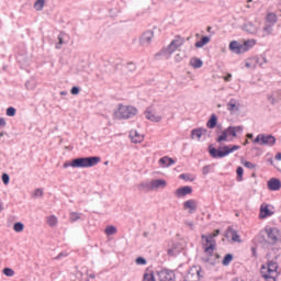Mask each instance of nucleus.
<instances>
[{"mask_svg": "<svg viewBox=\"0 0 281 281\" xmlns=\"http://www.w3.org/2000/svg\"><path fill=\"white\" fill-rule=\"evenodd\" d=\"M167 182L164 179H156L150 181L151 191L166 188Z\"/></svg>", "mask_w": 281, "mask_h": 281, "instance_id": "nucleus-18", "label": "nucleus"}, {"mask_svg": "<svg viewBox=\"0 0 281 281\" xmlns=\"http://www.w3.org/2000/svg\"><path fill=\"white\" fill-rule=\"evenodd\" d=\"M130 139L133 144H142L144 142V135L139 134L136 130L130 132Z\"/></svg>", "mask_w": 281, "mask_h": 281, "instance_id": "nucleus-17", "label": "nucleus"}, {"mask_svg": "<svg viewBox=\"0 0 281 281\" xmlns=\"http://www.w3.org/2000/svg\"><path fill=\"white\" fill-rule=\"evenodd\" d=\"M256 45V40H247L241 44V49L245 53L249 52V49H252V47Z\"/></svg>", "mask_w": 281, "mask_h": 281, "instance_id": "nucleus-25", "label": "nucleus"}, {"mask_svg": "<svg viewBox=\"0 0 281 281\" xmlns=\"http://www.w3.org/2000/svg\"><path fill=\"white\" fill-rule=\"evenodd\" d=\"M138 190H146L147 192L153 191V187L150 186V182H142L138 186Z\"/></svg>", "mask_w": 281, "mask_h": 281, "instance_id": "nucleus-39", "label": "nucleus"}, {"mask_svg": "<svg viewBox=\"0 0 281 281\" xmlns=\"http://www.w3.org/2000/svg\"><path fill=\"white\" fill-rule=\"evenodd\" d=\"M186 43V38H183L181 35H176L175 38L170 42V44L167 47H162L157 54V56H166L167 58H170L179 47H181Z\"/></svg>", "mask_w": 281, "mask_h": 281, "instance_id": "nucleus-3", "label": "nucleus"}, {"mask_svg": "<svg viewBox=\"0 0 281 281\" xmlns=\"http://www.w3.org/2000/svg\"><path fill=\"white\" fill-rule=\"evenodd\" d=\"M227 111H239L238 106H236V99H231L227 103Z\"/></svg>", "mask_w": 281, "mask_h": 281, "instance_id": "nucleus-36", "label": "nucleus"}, {"mask_svg": "<svg viewBox=\"0 0 281 281\" xmlns=\"http://www.w3.org/2000/svg\"><path fill=\"white\" fill-rule=\"evenodd\" d=\"M274 159L277 161H281V153H278L276 156H274Z\"/></svg>", "mask_w": 281, "mask_h": 281, "instance_id": "nucleus-63", "label": "nucleus"}, {"mask_svg": "<svg viewBox=\"0 0 281 281\" xmlns=\"http://www.w3.org/2000/svg\"><path fill=\"white\" fill-rule=\"evenodd\" d=\"M203 246H204L205 254H207V256L212 258V256H214V249H216V243H212Z\"/></svg>", "mask_w": 281, "mask_h": 281, "instance_id": "nucleus-30", "label": "nucleus"}, {"mask_svg": "<svg viewBox=\"0 0 281 281\" xmlns=\"http://www.w3.org/2000/svg\"><path fill=\"white\" fill-rule=\"evenodd\" d=\"M201 267L193 266L188 270L187 276L184 277L186 281H200L201 278H203V274H201Z\"/></svg>", "mask_w": 281, "mask_h": 281, "instance_id": "nucleus-8", "label": "nucleus"}, {"mask_svg": "<svg viewBox=\"0 0 281 281\" xmlns=\"http://www.w3.org/2000/svg\"><path fill=\"white\" fill-rule=\"evenodd\" d=\"M234 260V255L226 254L222 260L223 267H229L232 265V261Z\"/></svg>", "mask_w": 281, "mask_h": 281, "instance_id": "nucleus-34", "label": "nucleus"}, {"mask_svg": "<svg viewBox=\"0 0 281 281\" xmlns=\"http://www.w3.org/2000/svg\"><path fill=\"white\" fill-rule=\"evenodd\" d=\"M7 115L8 117H14V115H16V109L14 106H9L7 109Z\"/></svg>", "mask_w": 281, "mask_h": 281, "instance_id": "nucleus-43", "label": "nucleus"}, {"mask_svg": "<svg viewBox=\"0 0 281 281\" xmlns=\"http://www.w3.org/2000/svg\"><path fill=\"white\" fill-rule=\"evenodd\" d=\"M243 131H245V127H243V125H229L226 128V132L228 133V137H238V133L243 134Z\"/></svg>", "mask_w": 281, "mask_h": 281, "instance_id": "nucleus-12", "label": "nucleus"}, {"mask_svg": "<svg viewBox=\"0 0 281 281\" xmlns=\"http://www.w3.org/2000/svg\"><path fill=\"white\" fill-rule=\"evenodd\" d=\"M281 189V181L278 178H271L268 181V190L271 192H278Z\"/></svg>", "mask_w": 281, "mask_h": 281, "instance_id": "nucleus-14", "label": "nucleus"}, {"mask_svg": "<svg viewBox=\"0 0 281 281\" xmlns=\"http://www.w3.org/2000/svg\"><path fill=\"white\" fill-rule=\"evenodd\" d=\"M137 115V108L133 105H119V119L131 120Z\"/></svg>", "mask_w": 281, "mask_h": 281, "instance_id": "nucleus-5", "label": "nucleus"}, {"mask_svg": "<svg viewBox=\"0 0 281 281\" xmlns=\"http://www.w3.org/2000/svg\"><path fill=\"white\" fill-rule=\"evenodd\" d=\"M76 221H80V213H70V223H76Z\"/></svg>", "mask_w": 281, "mask_h": 281, "instance_id": "nucleus-45", "label": "nucleus"}, {"mask_svg": "<svg viewBox=\"0 0 281 281\" xmlns=\"http://www.w3.org/2000/svg\"><path fill=\"white\" fill-rule=\"evenodd\" d=\"M183 250V246L180 243L172 244L171 248L167 250L168 256H179Z\"/></svg>", "mask_w": 281, "mask_h": 281, "instance_id": "nucleus-16", "label": "nucleus"}, {"mask_svg": "<svg viewBox=\"0 0 281 281\" xmlns=\"http://www.w3.org/2000/svg\"><path fill=\"white\" fill-rule=\"evenodd\" d=\"M127 69L130 71H135V69H137V66H135L134 63H127Z\"/></svg>", "mask_w": 281, "mask_h": 281, "instance_id": "nucleus-56", "label": "nucleus"}, {"mask_svg": "<svg viewBox=\"0 0 281 281\" xmlns=\"http://www.w3.org/2000/svg\"><path fill=\"white\" fill-rule=\"evenodd\" d=\"M241 30L246 32V34H257L258 27L255 26L254 23L247 22L241 26Z\"/></svg>", "mask_w": 281, "mask_h": 281, "instance_id": "nucleus-20", "label": "nucleus"}, {"mask_svg": "<svg viewBox=\"0 0 281 281\" xmlns=\"http://www.w3.org/2000/svg\"><path fill=\"white\" fill-rule=\"evenodd\" d=\"M143 281H157L155 279V272L147 268L143 274Z\"/></svg>", "mask_w": 281, "mask_h": 281, "instance_id": "nucleus-28", "label": "nucleus"}, {"mask_svg": "<svg viewBox=\"0 0 281 281\" xmlns=\"http://www.w3.org/2000/svg\"><path fill=\"white\" fill-rule=\"evenodd\" d=\"M179 179H183V181H194L193 179H190V173H181Z\"/></svg>", "mask_w": 281, "mask_h": 281, "instance_id": "nucleus-53", "label": "nucleus"}, {"mask_svg": "<svg viewBox=\"0 0 281 281\" xmlns=\"http://www.w3.org/2000/svg\"><path fill=\"white\" fill-rule=\"evenodd\" d=\"M265 231L260 232L257 236H256V240L257 243H259V245H262V247H269V241L267 239V237L265 236Z\"/></svg>", "mask_w": 281, "mask_h": 281, "instance_id": "nucleus-24", "label": "nucleus"}, {"mask_svg": "<svg viewBox=\"0 0 281 281\" xmlns=\"http://www.w3.org/2000/svg\"><path fill=\"white\" fill-rule=\"evenodd\" d=\"M13 229H14V232H16L19 234V233L23 232V229H25V225L21 222H15L13 224Z\"/></svg>", "mask_w": 281, "mask_h": 281, "instance_id": "nucleus-38", "label": "nucleus"}, {"mask_svg": "<svg viewBox=\"0 0 281 281\" xmlns=\"http://www.w3.org/2000/svg\"><path fill=\"white\" fill-rule=\"evenodd\" d=\"M87 276H88V278H91V280H95V273H90L89 274V272H87Z\"/></svg>", "mask_w": 281, "mask_h": 281, "instance_id": "nucleus-64", "label": "nucleus"}, {"mask_svg": "<svg viewBox=\"0 0 281 281\" xmlns=\"http://www.w3.org/2000/svg\"><path fill=\"white\" fill-rule=\"evenodd\" d=\"M44 192L43 189H35L33 192V198L38 199L40 196H43Z\"/></svg>", "mask_w": 281, "mask_h": 281, "instance_id": "nucleus-48", "label": "nucleus"}, {"mask_svg": "<svg viewBox=\"0 0 281 281\" xmlns=\"http://www.w3.org/2000/svg\"><path fill=\"white\" fill-rule=\"evenodd\" d=\"M184 210H190V214L196 212V200H188L183 203Z\"/></svg>", "mask_w": 281, "mask_h": 281, "instance_id": "nucleus-23", "label": "nucleus"}, {"mask_svg": "<svg viewBox=\"0 0 281 281\" xmlns=\"http://www.w3.org/2000/svg\"><path fill=\"white\" fill-rule=\"evenodd\" d=\"M217 124H218V116H216V114H212L209 121L206 122L207 128H216Z\"/></svg>", "mask_w": 281, "mask_h": 281, "instance_id": "nucleus-26", "label": "nucleus"}, {"mask_svg": "<svg viewBox=\"0 0 281 281\" xmlns=\"http://www.w3.org/2000/svg\"><path fill=\"white\" fill-rule=\"evenodd\" d=\"M258 65L262 67V65H267V56L260 55V57L257 58Z\"/></svg>", "mask_w": 281, "mask_h": 281, "instance_id": "nucleus-47", "label": "nucleus"}, {"mask_svg": "<svg viewBox=\"0 0 281 281\" xmlns=\"http://www.w3.org/2000/svg\"><path fill=\"white\" fill-rule=\"evenodd\" d=\"M235 150H240V145H224L218 148L213 145L209 146V155L213 159H223L224 157L232 155V153H235Z\"/></svg>", "mask_w": 281, "mask_h": 281, "instance_id": "nucleus-2", "label": "nucleus"}, {"mask_svg": "<svg viewBox=\"0 0 281 281\" xmlns=\"http://www.w3.org/2000/svg\"><path fill=\"white\" fill-rule=\"evenodd\" d=\"M276 136L271 134H259L252 140V144H259L260 146H276Z\"/></svg>", "mask_w": 281, "mask_h": 281, "instance_id": "nucleus-6", "label": "nucleus"}, {"mask_svg": "<svg viewBox=\"0 0 281 281\" xmlns=\"http://www.w3.org/2000/svg\"><path fill=\"white\" fill-rule=\"evenodd\" d=\"M159 164L165 168H170V166H173V164H177V161L171 157L164 156L159 159Z\"/></svg>", "mask_w": 281, "mask_h": 281, "instance_id": "nucleus-22", "label": "nucleus"}, {"mask_svg": "<svg viewBox=\"0 0 281 281\" xmlns=\"http://www.w3.org/2000/svg\"><path fill=\"white\" fill-rule=\"evenodd\" d=\"M135 262L136 265H140V266L147 265L146 258L144 257H137Z\"/></svg>", "mask_w": 281, "mask_h": 281, "instance_id": "nucleus-49", "label": "nucleus"}, {"mask_svg": "<svg viewBox=\"0 0 281 281\" xmlns=\"http://www.w3.org/2000/svg\"><path fill=\"white\" fill-rule=\"evenodd\" d=\"M210 41H211L210 36L207 35L202 36L200 41L195 42L194 47H196V49H201V47H205V45H207Z\"/></svg>", "mask_w": 281, "mask_h": 281, "instance_id": "nucleus-27", "label": "nucleus"}, {"mask_svg": "<svg viewBox=\"0 0 281 281\" xmlns=\"http://www.w3.org/2000/svg\"><path fill=\"white\" fill-rule=\"evenodd\" d=\"M175 194L178 199H182V196H188V194H192V187H180L179 189L176 190Z\"/></svg>", "mask_w": 281, "mask_h": 281, "instance_id": "nucleus-13", "label": "nucleus"}, {"mask_svg": "<svg viewBox=\"0 0 281 281\" xmlns=\"http://www.w3.org/2000/svg\"><path fill=\"white\" fill-rule=\"evenodd\" d=\"M224 80L225 82H232V74H227L225 77H224Z\"/></svg>", "mask_w": 281, "mask_h": 281, "instance_id": "nucleus-58", "label": "nucleus"}, {"mask_svg": "<svg viewBox=\"0 0 281 281\" xmlns=\"http://www.w3.org/2000/svg\"><path fill=\"white\" fill-rule=\"evenodd\" d=\"M155 36V32L148 30V31H145L140 37H139V44L143 46V47H148V45L150 43H153V38Z\"/></svg>", "mask_w": 281, "mask_h": 281, "instance_id": "nucleus-9", "label": "nucleus"}, {"mask_svg": "<svg viewBox=\"0 0 281 281\" xmlns=\"http://www.w3.org/2000/svg\"><path fill=\"white\" fill-rule=\"evenodd\" d=\"M102 161L100 156H89V157H78L74 158L71 161H66L63 165V168H93Z\"/></svg>", "mask_w": 281, "mask_h": 281, "instance_id": "nucleus-1", "label": "nucleus"}, {"mask_svg": "<svg viewBox=\"0 0 281 281\" xmlns=\"http://www.w3.org/2000/svg\"><path fill=\"white\" fill-rule=\"evenodd\" d=\"M65 256H67V254L60 252V254L55 258V260H60V258H63V257H65Z\"/></svg>", "mask_w": 281, "mask_h": 281, "instance_id": "nucleus-61", "label": "nucleus"}, {"mask_svg": "<svg viewBox=\"0 0 281 281\" xmlns=\"http://www.w3.org/2000/svg\"><path fill=\"white\" fill-rule=\"evenodd\" d=\"M221 234V229H215L212 234L201 235L202 240H204L203 245H212V243H216L214 238H216Z\"/></svg>", "mask_w": 281, "mask_h": 281, "instance_id": "nucleus-11", "label": "nucleus"}, {"mask_svg": "<svg viewBox=\"0 0 281 281\" xmlns=\"http://www.w3.org/2000/svg\"><path fill=\"white\" fill-rule=\"evenodd\" d=\"M236 175H237V181H243V176L245 175V169L243 167H237L236 169Z\"/></svg>", "mask_w": 281, "mask_h": 281, "instance_id": "nucleus-42", "label": "nucleus"}, {"mask_svg": "<svg viewBox=\"0 0 281 281\" xmlns=\"http://www.w3.org/2000/svg\"><path fill=\"white\" fill-rule=\"evenodd\" d=\"M45 1H48V0H36L35 3H34V9L37 12L43 11V8H45Z\"/></svg>", "mask_w": 281, "mask_h": 281, "instance_id": "nucleus-35", "label": "nucleus"}, {"mask_svg": "<svg viewBox=\"0 0 281 281\" xmlns=\"http://www.w3.org/2000/svg\"><path fill=\"white\" fill-rule=\"evenodd\" d=\"M228 49L233 54H244L243 44L238 43V41H232L228 45Z\"/></svg>", "mask_w": 281, "mask_h": 281, "instance_id": "nucleus-15", "label": "nucleus"}, {"mask_svg": "<svg viewBox=\"0 0 281 281\" xmlns=\"http://www.w3.org/2000/svg\"><path fill=\"white\" fill-rule=\"evenodd\" d=\"M267 23H271V25H276L278 23V15L273 12H270L266 15Z\"/></svg>", "mask_w": 281, "mask_h": 281, "instance_id": "nucleus-33", "label": "nucleus"}, {"mask_svg": "<svg viewBox=\"0 0 281 281\" xmlns=\"http://www.w3.org/2000/svg\"><path fill=\"white\" fill-rule=\"evenodd\" d=\"M265 234L267 235L268 245H278L280 243V229L277 227H266Z\"/></svg>", "mask_w": 281, "mask_h": 281, "instance_id": "nucleus-7", "label": "nucleus"}, {"mask_svg": "<svg viewBox=\"0 0 281 281\" xmlns=\"http://www.w3.org/2000/svg\"><path fill=\"white\" fill-rule=\"evenodd\" d=\"M122 69V64L117 63L114 65V71H120Z\"/></svg>", "mask_w": 281, "mask_h": 281, "instance_id": "nucleus-59", "label": "nucleus"}, {"mask_svg": "<svg viewBox=\"0 0 281 281\" xmlns=\"http://www.w3.org/2000/svg\"><path fill=\"white\" fill-rule=\"evenodd\" d=\"M5 119L0 117V126L4 127L5 126Z\"/></svg>", "mask_w": 281, "mask_h": 281, "instance_id": "nucleus-62", "label": "nucleus"}, {"mask_svg": "<svg viewBox=\"0 0 281 281\" xmlns=\"http://www.w3.org/2000/svg\"><path fill=\"white\" fill-rule=\"evenodd\" d=\"M227 137H229V134L227 132V128H225L224 131H222L221 135L216 137L215 142H217V144H223V142H229Z\"/></svg>", "mask_w": 281, "mask_h": 281, "instance_id": "nucleus-29", "label": "nucleus"}, {"mask_svg": "<svg viewBox=\"0 0 281 281\" xmlns=\"http://www.w3.org/2000/svg\"><path fill=\"white\" fill-rule=\"evenodd\" d=\"M269 216H273V212L269 210V205L262 204L260 206L259 218H269Z\"/></svg>", "mask_w": 281, "mask_h": 281, "instance_id": "nucleus-21", "label": "nucleus"}, {"mask_svg": "<svg viewBox=\"0 0 281 281\" xmlns=\"http://www.w3.org/2000/svg\"><path fill=\"white\" fill-rule=\"evenodd\" d=\"M65 35L64 34H59L58 35V43L55 45L56 49H61L63 45H65Z\"/></svg>", "mask_w": 281, "mask_h": 281, "instance_id": "nucleus-41", "label": "nucleus"}, {"mask_svg": "<svg viewBox=\"0 0 281 281\" xmlns=\"http://www.w3.org/2000/svg\"><path fill=\"white\" fill-rule=\"evenodd\" d=\"M190 65L193 69H201V67H203V60H201V58L193 57L190 60Z\"/></svg>", "mask_w": 281, "mask_h": 281, "instance_id": "nucleus-31", "label": "nucleus"}, {"mask_svg": "<svg viewBox=\"0 0 281 281\" xmlns=\"http://www.w3.org/2000/svg\"><path fill=\"white\" fill-rule=\"evenodd\" d=\"M250 251H251V257L256 259H258V249L256 247H251L250 248Z\"/></svg>", "mask_w": 281, "mask_h": 281, "instance_id": "nucleus-55", "label": "nucleus"}, {"mask_svg": "<svg viewBox=\"0 0 281 281\" xmlns=\"http://www.w3.org/2000/svg\"><path fill=\"white\" fill-rule=\"evenodd\" d=\"M186 225L190 227V229H194V222H186Z\"/></svg>", "mask_w": 281, "mask_h": 281, "instance_id": "nucleus-60", "label": "nucleus"}, {"mask_svg": "<svg viewBox=\"0 0 281 281\" xmlns=\"http://www.w3.org/2000/svg\"><path fill=\"white\" fill-rule=\"evenodd\" d=\"M106 236H113V234H117V228L113 225H110L105 228Z\"/></svg>", "mask_w": 281, "mask_h": 281, "instance_id": "nucleus-40", "label": "nucleus"}, {"mask_svg": "<svg viewBox=\"0 0 281 281\" xmlns=\"http://www.w3.org/2000/svg\"><path fill=\"white\" fill-rule=\"evenodd\" d=\"M70 93H71V95H78V93H80V88L78 86H74L70 89Z\"/></svg>", "mask_w": 281, "mask_h": 281, "instance_id": "nucleus-52", "label": "nucleus"}, {"mask_svg": "<svg viewBox=\"0 0 281 281\" xmlns=\"http://www.w3.org/2000/svg\"><path fill=\"white\" fill-rule=\"evenodd\" d=\"M243 164V166L245 167V168H248V170H254L255 168H256V164H254V162H251V161H244V162H241Z\"/></svg>", "mask_w": 281, "mask_h": 281, "instance_id": "nucleus-46", "label": "nucleus"}, {"mask_svg": "<svg viewBox=\"0 0 281 281\" xmlns=\"http://www.w3.org/2000/svg\"><path fill=\"white\" fill-rule=\"evenodd\" d=\"M145 117L150 122H161V116L153 114V112H150L149 110L145 111Z\"/></svg>", "mask_w": 281, "mask_h": 281, "instance_id": "nucleus-32", "label": "nucleus"}, {"mask_svg": "<svg viewBox=\"0 0 281 281\" xmlns=\"http://www.w3.org/2000/svg\"><path fill=\"white\" fill-rule=\"evenodd\" d=\"M210 170H212V166L211 165H205L202 168V175H204V176L210 175Z\"/></svg>", "mask_w": 281, "mask_h": 281, "instance_id": "nucleus-50", "label": "nucleus"}, {"mask_svg": "<svg viewBox=\"0 0 281 281\" xmlns=\"http://www.w3.org/2000/svg\"><path fill=\"white\" fill-rule=\"evenodd\" d=\"M263 32H267V34H271V32H273V24L263 26Z\"/></svg>", "mask_w": 281, "mask_h": 281, "instance_id": "nucleus-54", "label": "nucleus"}, {"mask_svg": "<svg viewBox=\"0 0 281 281\" xmlns=\"http://www.w3.org/2000/svg\"><path fill=\"white\" fill-rule=\"evenodd\" d=\"M47 224L49 227H56V225H58V218L55 215H50L47 218Z\"/></svg>", "mask_w": 281, "mask_h": 281, "instance_id": "nucleus-37", "label": "nucleus"}, {"mask_svg": "<svg viewBox=\"0 0 281 281\" xmlns=\"http://www.w3.org/2000/svg\"><path fill=\"white\" fill-rule=\"evenodd\" d=\"M203 262H210L211 265H216V261H212V257L207 256L203 259Z\"/></svg>", "mask_w": 281, "mask_h": 281, "instance_id": "nucleus-57", "label": "nucleus"}, {"mask_svg": "<svg viewBox=\"0 0 281 281\" xmlns=\"http://www.w3.org/2000/svg\"><path fill=\"white\" fill-rule=\"evenodd\" d=\"M207 133V130L200 127V128H194L191 131V139H194L195 137L198 138V142H201V137Z\"/></svg>", "mask_w": 281, "mask_h": 281, "instance_id": "nucleus-19", "label": "nucleus"}, {"mask_svg": "<svg viewBox=\"0 0 281 281\" xmlns=\"http://www.w3.org/2000/svg\"><path fill=\"white\" fill-rule=\"evenodd\" d=\"M225 238H232L233 243H241L240 235H238V231L234 229L229 226L225 232Z\"/></svg>", "mask_w": 281, "mask_h": 281, "instance_id": "nucleus-10", "label": "nucleus"}, {"mask_svg": "<svg viewBox=\"0 0 281 281\" xmlns=\"http://www.w3.org/2000/svg\"><path fill=\"white\" fill-rule=\"evenodd\" d=\"M2 182L4 183V186H8V183H10V175L8 173H2Z\"/></svg>", "mask_w": 281, "mask_h": 281, "instance_id": "nucleus-51", "label": "nucleus"}, {"mask_svg": "<svg viewBox=\"0 0 281 281\" xmlns=\"http://www.w3.org/2000/svg\"><path fill=\"white\" fill-rule=\"evenodd\" d=\"M2 273L7 276V278H12V276H14V271L12 270V268H4L2 270Z\"/></svg>", "mask_w": 281, "mask_h": 281, "instance_id": "nucleus-44", "label": "nucleus"}, {"mask_svg": "<svg viewBox=\"0 0 281 281\" xmlns=\"http://www.w3.org/2000/svg\"><path fill=\"white\" fill-rule=\"evenodd\" d=\"M278 262L269 261L268 266L262 265L260 268V276L266 281H278Z\"/></svg>", "mask_w": 281, "mask_h": 281, "instance_id": "nucleus-4", "label": "nucleus"}]
</instances>
